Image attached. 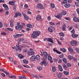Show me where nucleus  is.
I'll return each instance as SVG.
<instances>
[{
    "label": "nucleus",
    "mask_w": 79,
    "mask_h": 79,
    "mask_svg": "<svg viewBox=\"0 0 79 79\" xmlns=\"http://www.w3.org/2000/svg\"><path fill=\"white\" fill-rule=\"evenodd\" d=\"M68 50L70 52H71L72 53L73 52V49L71 48H68Z\"/></svg>",
    "instance_id": "36"
},
{
    "label": "nucleus",
    "mask_w": 79,
    "mask_h": 79,
    "mask_svg": "<svg viewBox=\"0 0 79 79\" xmlns=\"http://www.w3.org/2000/svg\"><path fill=\"white\" fill-rule=\"evenodd\" d=\"M40 31H34L33 32V33L31 34V38H35L36 39L37 38V36H39V35H40Z\"/></svg>",
    "instance_id": "1"
},
{
    "label": "nucleus",
    "mask_w": 79,
    "mask_h": 79,
    "mask_svg": "<svg viewBox=\"0 0 79 79\" xmlns=\"http://www.w3.org/2000/svg\"><path fill=\"white\" fill-rule=\"evenodd\" d=\"M47 41H48L49 42L51 43H53V40L52 38H48L47 40Z\"/></svg>",
    "instance_id": "14"
},
{
    "label": "nucleus",
    "mask_w": 79,
    "mask_h": 79,
    "mask_svg": "<svg viewBox=\"0 0 79 79\" xmlns=\"http://www.w3.org/2000/svg\"><path fill=\"white\" fill-rule=\"evenodd\" d=\"M1 75L3 76V77H5V74L3 73L1 74Z\"/></svg>",
    "instance_id": "60"
},
{
    "label": "nucleus",
    "mask_w": 79,
    "mask_h": 79,
    "mask_svg": "<svg viewBox=\"0 0 79 79\" xmlns=\"http://www.w3.org/2000/svg\"><path fill=\"white\" fill-rule=\"evenodd\" d=\"M7 29L8 31H13V30L11 28H7Z\"/></svg>",
    "instance_id": "51"
},
{
    "label": "nucleus",
    "mask_w": 79,
    "mask_h": 79,
    "mask_svg": "<svg viewBox=\"0 0 79 79\" xmlns=\"http://www.w3.org/2000/svg\"><path fill=\"white\" fill-rule=\"evenodd\" d=\"M61 14H62V15H66L67 14V13H66V11L65 10H63L62 11Z\"/></svg>",
    "instance_id": "25"
},
{
    "label": "nucleus",
    "mask_w": 79,
    "mask_h": 79,
    "mask_svg": "<svg viewBox=\"0 0 79 79\" xmlns=\"http://www.w3.org/2000/svg\"><path fill=\"white\" fill-rule=\"evenodd\" d=\"M68 2V1L67 0H64L63 1V3H66Z\"/></svg>",
    "instance_id": "50"
},
{
    "label": "nucleus",
    "mask_w": 79,
    "mask_h": 79,
    "mask_svg": "<svg viewBox=\"0 0 79 79\" xmlns=\"http://www.w3.org/2000/svg\"><path fill=\"white\" fill-rule=\"evenodd\" d=\"M49 24H50V25H52V26H54V25H55V23H53V22H50L49 23Z\"/></svg>",
    "instance_id": "43"
},
{
    "label": "nucleus",
    "mask_w": 79,
    "mask_h": 79,
    "mask_svg": "<svg viewBox=\"0 0 79 79\" xmlns=\"http://www.w3.org/2000/svg\"><path fill=\"white\" fill-rule=\"evenodd\" d=\"M48 60H49V61L50 60H52V58L50 56H49L48 57Z\"/></svg>",
    "instance_id": "32"
},
{
    "label": "nucleus",
    "mask_w": 79,
    "mask_h": 79,
    "mask_svg": "<svg viewBox=\"0 0 79 79\" xmlns=\"http://www.w3.org/2000/svg\"><path fill=\"white\" fill-rule=\"evenodd\" d=\"M68 58L70 60H72V59H73V56L70 55H69L68 56Z\"/></svg>",
    "instance_id": "21"
},
{
    "label": "nucleus",
    "mask_w": 79,
    "mask_h": 79,
    "mask_svg": "<svg viewBox=\"0 0 79 79\" xmlns=\"http://www.w3.org/2000/svg\"><path fill=\"white\" fill-rule=\"evenodd\" d=\"M61 62H62V60L61 59H60L58 61L59 63H60Z\"/></svg>",
    "instance_id": "58"
},
{
    "label": "nucleus",
    "mask_w": 79,
    "mask_h": 79,
    "mask_svg": "<svg viewBox=\"0 0 79 79\" xmlns=\"http://www.w3.org/2000/svg\"><path fill=\"white\" fill-rule=\"evenodd\" d=\"M76 51L78 53H79V49L78 48H76L75 49Z\"/></svg>",
    "instance_id": "53"
},
{
    "label": "nucleus",
    "mask_w": 79,
    "mask_h": 79,
    "mask_svg": "<svg viewBox=\"0 0 79 79\" xmlns=\"http://www.w3.org/2000/svg\"><path fill=\"white\" fill-rule=\"evenodd\" d=\"M52 71L54 73H55V72L56 71V68H55V67H52Z\"/></svg>",
    "instance_id": "31"
},
{
    "label": "nucleus",
    "mask_w": 79,
    "mask_h": 79,
    "mask_svg": "<svg viewBox=\"0 0 79 79\" xmlns=\"http://www.w3.org/2000/svg\"><path fill=\"white\" fill-rule=\"evenodd\" d=\"M21 43V40H19L18 42V44L16 45V47H15V50L16 51H21V48H23V46L21 45H19V44Z\"/></svg>",
    "instance_id": "2"
},
{
    "label": "nucleus",
    "mask_w": 79,
    "mask_h": 79,
    "mask_svg": "<svg viewBox=\"0 0 79 79\" xmlns=\"http://www.w3.org/2000/svg\"><path fill=\"white\" fill-rule=\"evenodd\" d=\"M62 16L63 15L62 14H59L58 15H57V18H58V19H59V18H61L62 17Z\"/></svg>",
    "instance_id": "28"
},
{
    "label": "nucleus",
    "mask_w": 79,
    "mask_h": 79,
    "mask_svg": "<svg viewBox=\"0 0 79 79\" xmlns=\"http://www.w3.org/2000/svg\"><path fill=\"white\" fill-rule=\"evenodd\" d=\"M64 6L66 8H69L71 6V5L69 3H67L64 5Z\"/></svg>",
    "instance_id": "8"
},
{
    "label": "nucleus",
    "mask_w": 79,
    "mask_h": 79,
    "mask_svg": "<svg viewBox=\"0 0 79 79\" xmlns=\"http://www.w3.org/2000/svg\"><path fill=\"white\" fill-rule=\"evenodd\" d=\"M48 31H49V32H53V30H52V29H51V28H50V27H48Z\"/></svg>",
    "instance_id": "39"
},
{
    "label": "nucleus",
    "mask_w": 79,
    "mask_h": 79,
    "mask_svg": "<svg viewBox=\"0 0 79 79\" xmlns=\"http://www.w3.org/2000/svg\"><path fill=\"white\" fill-rule=\"evenodd\" d=\"M9 4L10 5H12L13 6L15 5V2L14 1H9Z\"/></svg>",
    "instance_id": "13"
},
{
    "label": "nucleus",
    "mask_w": 79,
    "mask_h": 79,
    "mask_svg": "<svg viewBox=\"0 0 79 79\" xmlns=\"http://www.w3.org/2000/svg\"><path fill=\"white\" fill-rule=\"evenodd\" d=\"M18 27H19V29H20L19 30H21L22 28H23V26L21 25H20L18 26Z\"/></svg>",
    "instance_id": "30"
},
{
    "label": "nucleus",
    "mask_w": 79,
    "mask_h": 79,
    "mask_svg": "<svg viewBox=\"0 0 79 79\" xmlns=\"http://www.w3.org/2000/svg\"><path fill=\"white\" fill-rule=\"evenodd\" d=\"M35 59L37 60H40V56L39 55H37L35 56Z\"/></svg>",
    "instance_id": "16"
},
{
    "label": "nucleus",
    "mask_w": 79,
    "mask_h": 79,
    "mask_svg": "<svg viewBox=\"0 0 79 79\" xmlns=\"http://www.w3.org/2000/svg\"><path fill=\"white\" fill-rule=\"evenodd\" d=\"M76 11L78 13V15H79V8H77V9Z\"/></svg>",
    "instance_id": "56"
},
{
    "label": "nucleus",
    "mask_w": 79,
    "mask_h": 79,
    "mask_svg": "<svg viewBox=\"0 0 79 79\" xmlns=\"http://www.w3.org/2000/svg\"><path fill=\"white\" fill-rule=\"evenodd\" d=\"M15 28L16 29H17V30H19L20 29V28H19V27H18V26H16L15 27Z\"/></svg>",
    "instance_id": "52"
},
{
    "label": "nucleus",
    "mask_w": 79,
    "mask_h": 79,
    "mask_svg": "<svg viewBox=\"0 0 79 79\" xmlns=\"http://www.w3.org/2000/svg\"><path fill=\"white\" fill-rule=\"evenodd\" d=\"M16 35L17 38H18V37H21L22 36V35L20 34H16Z\"/></svg>",
    "instance_id": "38"
},
{
    "label": "nucleus",
    "mask_w": 79,
    "mask_h": 79,
    "mask_svg": "<svg viewBox=\"0 0 79 79\" xmlns=\"http://www.w3.org/2000/svg\"><path fill=\"white\" fill-rule=\"evenodd\" d=\"M72 36L73 38H75V37H78V35L75 34L74 33H73L72 34Z\"/></svg>",
    "instance_id": "11"
},
{
    "label": "nucleus",
    "mask_w": 79,
    "mask_h": 79,
    "mask_svg": "<svg viewBox=\"0 0 79 79\" xmlns=\"http://www.w3.org/2000/svg\"><path fill=\"white\" fill-rule=\"evenodd\" d=\"M75 5H76V6H78V2H75Z\"/></svg>",
    "instance_id": "57"
},
{
    "label": "nucleus",
    "mask_w": 79,
    "mask_h": 79,
    "mask_svg": "<svg viewBox=\"0 0 79 79\" xmlns=\"http://www.w3.org/2000/svg\"><path fill=\"white\" fill-rule=\"evenodd\" d=\"M78 59H77V58H74V61L76 62L77 61Z\"/></svg>",
    "instance_id": "61"
},
{
    "label": "nucleus",
    "mask_w": 79,
    "mask_h": 79,
    "mask_svg": "<svg viewBox=\"0 0 79 79\" xmlns=\"http://www.w3.org/2000/svg\"><path fill=\"white\" fill-rule=\"evenodd\" d=\"M19 78L21 79H26V77L25 76H19Z\"/></svg>",
    "instance_id": "22"
},
{
    "label": "nucleus",
    "mask_w": 79,
    "mask_h": 79,
    "mask_svg": "<svg viewBox=\"0 0 79 79\" xmlns=\"http://www.w3.org/2000/svg\"><path fill=\"white\" fill-rule=\"evenodd\" d=\"M12 6L13 7V10L14 11H16V7L15 5L13 6Z\"/></svg>",
    "instance_id": "33"
},
{
    "label": "nucleus",
    "mask_w": 79,
    "mask_h": 79,
    "mask_svg": "<svg viewBox=\"0 0 79 79\" xmlns=\"http://www.w3.org/2000/svg\"><path fill=\"white\" fill-rule=\"evenodd\" d=\"M57 75L58 76V78H60V77H62V75H61V73H57Z\"/></svg>",
    "instance_id": "17"
},
{
    "label": "nucleus",
    "mask_w": 79,
    "mask_h": 79,
    "mask_svg": "<svg viewBox=\"0 0 79 79\" xmlns=\"http://www.w3.org/2000/svg\"><path fill=\"white\" fill-rule=\"evenodd\" d=\"M10 26L11 27H13V23L12 21H10Z\"/></svg>",
    "instance_id": "34"
},
{
    "label": "nucleus",
    "mask_w": 79,
    "mask_h": 79,
    "mask_svg": "<svg viewBox=\"0 0 79 79\" xmlns=\"http://www.w3.org/2000/svg\"><path fill=\"white\" fill-rule=\"evenodd\" d=\"M64 35V33L63 32L59 33V35H61V36Z\"/></svg>",
    "instance_id": "49"
},
{
    "label": "nucleus",
    "mask_w": 79,
    "mask_h": 79,
    "mask_svg": "<svg viewBox=\"0 0 79 79\" xmlns=\"http://www.w3.org/2000/svg\"><path fill=\"white\" fill-rule=\"evenodd\" d=\"M68 3H72V1L71 0H68Z\"/></svg>",
    "instance_id": "63"
},
{
    "label": "nucleus",
    "mask_w": 79,
    "mask_h": 79,
    "mask_svg": "<svg viewBox=\"0 0 79 79\" xmlns=\"http://www.w3.org/2000/svg\"><path fill=\"white\" fill-rule=\"evenodd\" d=\"M56 25L57 26H59V25H60V22H59L56 24Z\"/></svg>",
    "instance_id": "64"
},
{
    "label": "nucleus",
    "mask_w": 79,
    "mask_h": 79,
    "mask_svg": "<svg viewBox=\"0 0 79 79\" xmlns=\"http://www.w3.org/2000/svg\"><path fill=\"white\" fill-rule=\"evenodd\" d=\"M60 58H63L64 57V55L61 54L60 56Z\"/></svg>",
    "instance_id": "48"
},
{
    "label": "nucleus",
    "mask_w": 79,
    "mask_h": 79,
    "mask_svg": "<svg viewBox=\"0 0 79 79\" xmlns=\"http://www.w3.org/2000/svg\"><path fill=\"white\" fill-rule=\"evenodd\" d=\"M43 55H44L43 57V58H44V59H47L48 56V54H47V52H44L43 53Z\"/></svg>",
    "instance_id": "5"
},
{
    "label": "nucleus",
    "mask_w": 79,
    "mask_h": 79,
    "mask_svg": "<svg viewBox=\"0 0 79 79\" xmlns=\"http://www.w3.org/2000/svg\"><path fill=\"white\" fill-rule=\"evenodd\" d=\"M62 60L64 63L66 64L67 63V59H66V58H64Z\"/></svg>",
    "instance_id": "27"
},
{
    "label": "nucleus",
    "mask_w": 79,
    "mask_h": 79,
    "mask_svg": "<svg viewBox=\"0 0 79 79\" xmlns=\"http://www.w3.org/2000/svg\"><path fill=\"white\" fill-rule=\"evenodd\" d=\"M63 66L64 68V69H68V67H67L66 66V65L63 64Z\"/></svg>",
    "instance_id": "41"
},
{
    "label": "nucleus",
    "mask_w": 79,
    "mask_h": 79,
    "mask_svg": "<svg viewBox=\"0 0 79 79\" xmlns=\"http://www.w3.org/2000/svg\"><path fill=\"white\" fill-rule=\"evenodd\" d=\"M18 57H19V58H20L21 59H22V58H23L24 56H23V55L21 54H19L18 56Z\"/></svg>",
    "instance_id": "23"
},
{
    "label": "nucleus",
    "mask_w": 79,
    "mask_h": 79,
    "mask_svg": "<svg viewBox=\"0 0 79 79\" xmlns=\"http://www.w3.org/2000/svg\"><path fill=\"white\" fill-rule=\"evenodd\" d=\"M72 36L73 38H75V37H78V35L75 34L74 33H73L72 34Z\"/></svg>",
    "instance_id": "10"
},
{
    "label": "nucleus",
    "mask_w": 79,
    "mask_h": 79,
    "mask_svg": "<svg viewBox=\"0 0 79 79\" xmlns=\"http://www.w3.org/2000/svg\"><path fill=\"white\" fill-rule=\"evenodd\" d=\"M31 76L32 77H35V78H37V77H38V76L33 74H31Z\"/></svg>",
    "instance_id": "26"
},
{
    "label": "nucleus",
    "mask_w": 79,
    "mask_h": 79,
    "mask_svg": "<svg viewBox=\"0 0 79 79\" xmlns=\"http://www.w3.org/2000/svg\"><path fill=\"white\" fill-rule=\"evenodd\" d=\"M35 56H31V61H35Z\"/></svg>",
    "instance_id": "12"
},
{
    "label": "nucleus",
    "mask_w": 79,
    "mask_h": 79,
    "mask_svg": "<svg viewBox=\"0 0 79 79\" xmlns=\"http://www.w3.org/2000/svg\"><path fill=\"white\" fill-rule=\"evenodd\" d=\"M35 52L34 51H31L28 52V55L30 56V55H34Z\"/></svg>",
    "instance_id": "7"
},
{
    "label": "nucleus",
    "mask_w": 79,
    "mask_h": 79,
    "mask_svg": "<svg viewBox=\"0 0 79 79\" xmlns=\"http://www.w3.org/2000/svg\"><path fill=\"white\" fill-rule=\"evenodd\" d=\"M59 69L60 71L62 72L63 71V68L62 66L60 65H58Z\"/></svg>",
    "instance_id": "15"
},
{
    "label": "nucleus",
    "mask_w": 79,
    "mask_h": 79,
    "mask_svg": "<svg viewBox=\"0 0 79 79\" xmlns=\"http://www.w3.org/2000/svg\"><path fill=\"white\" fill-rule=\"evenodd\" d=\"M18 13H17L15 14V15L14 16V18H17L18 16L19 15H18Z\"/></svg>",
    "instance_id": "46"
},
{
    "label": "nucleus",
    "mask_w": 79,
    "mask_h": 79,
    "mask_svg": "<svg viewBox=\"0 0 79 79\" xmlns=\"http://www.w3.org/2000/svg\"><path fill=\"white\" fill-rule=\"evenodd\" d=\"M60 50L61 51H62L63 52H66V49L64 48H60Z\"/></svg>",
    "instance_id": "35"
},
{
    "label": "nucleus",
    "mask_w": 79,
    "mask_h": 79,
    "mask_svg": "<svg viewBox=\"0 0 79 79\" xmlns=\"http://www.w3.org/2000/svg\"><path fill=\"white\" fill-rule=\"evenodd\" d=\"M67 66L68 67H70L71 66V64L69 63H68L67 64Z\"/></svg>",
    "instance_id": "47"
},
{
    "label": "nucleus",
    "mask_w": 79,
    "mask_h": 79,
    "mask_svg": "<svg viewBox=\"0 0 79 79\" xmlns=\"http://www.w3.org/2000/svg\"><path fill=\"white\" fill-rule=\"evenodd\" d=\"M48 21H50L51 19V18H50V16H48Z\"/></svg>",
    "instance_id": "54"
},
{
    "label": "nucleus",
    "mask_w": 79,
    "mask_h": 79,
    "mask_svg": "<svg viewBox=\"0 0 79 79\" xmlns=\"http://www.w3.org/2000/svg\"><path fill=\"white\" fill-rule=\"evenodd\" d=\"M37 8H40V9H44V6H42V5L41 4H39L36 6Z\"/></svg>",
    "instance_id": "6"
},
{
    "label": "nucleus",
    "mask_w": 79,
    "mask_h": 79,
    "mask_svg": "<svg viewBox=\"0 0 79 79\" xmlns=\"http://www.w3.org/2000/svg\"><path fill=\"white\" fill-rule=\"evenodd\" d=\"M36 18L37 20H40V19H41V16L39 15H38V16L36 17Z\"/></svg>",
    "instance_id": "19"
},
{
    "label": "nucleus",
    "mask_w": 79,
    "mask_h": 79,
    "mask_svg": "<svg viewBox=\"0 0 79 79\" xmlns=\"http://www.w3.org/2000/svg\"><path fill=\"white\" fill-rule=\"evenodd\" d=\"M27 26L28 27H29L30 28H31V27H33L34 26V25H32L31 24H28L27 25Z\"/></svg>",
    "instance_id": "18"
},
{
    "label": "nucleus",
    "mask_w": 79,
    "mask_h": 79,
    "mask_svg": "<svg viewBox=\"0 0 79 79\" xmlns=\"http://www.w3.org/2000/svg\"><path fill=\"white\" fill-rule=\"evenodd\" d=\"M50 6L51 8H52L53 9L55 8V5L53 4H50Z\"/></svg>",
    "instance_id": "40"
},
{
    "label": "nucleus",
    "mask_w": 79,
    "mask_h": 79,
    "mask_svg": "<svg viewBox=\"0 0 79 79\" xmlns=\"http://www.w3.org/2000/svg\"><path fill=\"white\" fill-rule=\"evenodd\" d=\"M65 27H66V24H63V25L62 27V29L63 31H64L65 30Z\"/></svg>",
    "instance_id": "37"
},
{
    "label": "nucleus",
    "mask_w": 79,
    "mask_h": 79,
    "mask_svg": "<svg viewBox=\"0 0 79 79\" xmlns=\"http://www.w3.org/2000/svg\"><path fill=\"white\" fill-rule=\"evenodd\" d=\"M56 53H58V54H61V52L60 51H57Z\"/></svg>",
    "instance_id": "59"
},
{
    "label": "nucleus",
    "mask_w": 79,
    "mask_h": 79,
    "mask_svg": "<svg viewBox=\"0 0 79 79\" xmlns=\"http://www.w3.org/2000/svg\"><path fill=\"white\" fill-rule=\"evenodd\" d=\"M45 63H46V60H45V59H43V61L40 62V64L43 65V64H44Z\"/></svg>",
    "instance_id": "20"
},
{
    "label": "nucleus",
    "mask_w": 79,
    "mask_h": 79,
    "mask_svg": "<svg viewBox=\"0 0 79 79\" xmlns=\"http://www.w3.org/2000/svg\"><path fill=\"white\" fill-rule=\"evenodd\" d=\"M3 2H5L4 0H0V3H3Z\"/></svg>",
    "instance_id": "62"
},
{
    "label": "nucleus",
    "mask_w": 79,
    "mask_h": 79,
    "mask_svg": "<svg viewBox=\"0 0 79 79\" xmlns=\"http://www.w3.org/2000/svg\"><path fill=\"white\" fill-rule=\"evenodd\" d=\"M4 73H5V74H6V75H7V76H9V75H10L9 72H7L5 71H4Z\"/></svg>",
    "instance_id": "45"
},
{
    "label": "nucleus",
    "mask_w": 79,
    "mask_h": 79,
    "mask_svg": "<svg viewBox=\"0 0 79 79\" xmlns=\"http://www.w3.org/2000/svg\"><path fill=\"white\" fill-rule=\"evenodd\" d=\"M77 43V41H72L70 43L71 45H72L73 46H76Z\"/></svg>",
    "instance_id": "4"
},
{
    "label": "nucleus",
    "mask_w": 79,
    "mask_h": 79,
    "mask_svg": "<svg viewBox=\"0 0 79 79\" xmlns=\"http://www.w3.org/2000/svg\"><path fill=\"white\" fill-rule=\"evenodd\" d=\"M73 21L75 22H79V19L77 18L76 17H75L73 18Z\"/></svg>",
    "instance_id": "9"
},
{
    "label": "nucleus",
    "mask_w": 79,
    "mask_h": 79,
    "mask_svg": "<svg viewBox=\"0 0 79 79\" xmlns=\"http://www.w3.org/2000/svg\"><path fill=\"white\" fill-rule=\"evenodd\" d=\"M37 69H38V70H39L40 71H41V70L42 69V68L40 66L38 67Z\"/></svg>",
    "instance_id": "44"
},
{
    "label": "nucleus",
    "mask_w": 79,
    "mask_h": 79,
    "mask_svg": "<svg viewBox=\"0 0 79 79\" xmlns=\"http://www.w3.org/2000/svg\"><path fill=\"white\" fill-rule=\"evenodd\" d=\"M23 63H25V64H28V63H29L28 60H23Z\"/></svg>",
    "instance_id": "24"
},
{
    "label": "nucleus",
    "mask_w": 79,
    "mask_h": 79,
    "mask_svg": "<svg viewBox=\"0 0 79 79\" xmlns=\"http://www.w3.org/2000/svg\"><path fill=\"white\" fill-rule=\"evenodd\" d=\"M63 73L65 75H66V76H68V75L69 74V72L66 71H64L63 72Z\"/></svg>",
    "instance_id": "29"
},
{
    "label": "nucleus",
    "mask_w": 79,
    "mask_h": 79,
    "mask_svg": "<svg viewBox=\"0 0 79 79\" xmlns=\"http://www.w3.org/2000/svg\"><path fill=\"white\" fill-rule=\"evenodd\" d=\"M2 6L4 8V10L6 11H8L9 10V8H8V6L6 4H4L2 5Z\"/></svg>",
    "instance_id": "3"
},
{
    "label": "nucleus",
    "mask_w": 79,
    "mask_h": 79,
    "mask_svg": "<svg viewBox=\"0 0 79 79\" xmlns=\"http://www.w3.org/2000/svg\"><path fill=\"white\" fill-rule=\"evenodd\" d=\"M24 18L25 19H26V20H28V19H29V18L27 15H25L24 16Z\"/></svg>",
    "instance_id": "42"
},
{
    "label": "nucleus",
    "mask_w": 79,
    "mask_h": 79,
    "mask_svg": "<svg viewBox=\"0 0 79 79\" xmlns=\"http://www.w3.org/2000/svg\"><path fill=\"white\" fill-rule=\"evenodd\" d=\"M53 50L54 52H56L58 50H56V48H55L53 49Z\"/></svg>",
    "instance_id": "55"
}]
</instances>
